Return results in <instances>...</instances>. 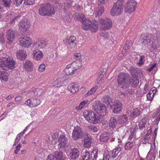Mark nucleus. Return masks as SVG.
I'll return each mask as SVG.
<instances>
[{
  "label": "nucleus",
  "mask_w": 160,
  "mask_h": 160,
  "mask_svg": "<svg viewBox=\"0 0 160 160\" xmlns=\"http://www.w3.org/2000/svg\"><path fill=\"white\" fill-rule=\"evenodd\" d=\"M16 62L11 57L9 56L7 58L3 57L0 58V68L2 69L7 71L15 68Z\"/></svg>",
  "instance_id": "obj_1"
},
{
  "label": "nucleus",
  "mask_w": 160,
  "mask_h": 160,
  "mask_svg": "<svg viewBox=\"0 0 160 160\" xmlns=\"http://www.w3.org/2000/svg\"><path fill=\"white\" fill-rule=\"evenodd\" d=\"M82 66V63L80 61L76 60L67 65L64 69L65 73L67 76L73 75Z\"/></svg>",
  "instance_id": "obj_2"
},
{
  "label": "nucleus",
  "mask_w": 160,
  "mask_h": 160,
  "mask_svg": "<svg viewBox=\"0 0 160 160\" xmlns=\"http://www.w3.org/2000/svg\"><path fill=\"white\" fill-rule=\"evenodd\" d=\"M98 23L96 20H93L92 22L88 18L82 22V28L83 30L87 31L90 29L92 32H96L98 30Z\"/></svg>",
  "instance_id": "obj_3"
},
{
  "label": "nucleus",
  "mask_w": 160,
  "mask_h": 160,
  "mask_svg": "<svg viewBox=\"0 0 160 160\" xmlns=\"http://www.w3.org/2000/svg\"><path fill=\"white\" fill-rule=\"evenodd\" d=\"M38 12L41 15L49 16L54 14L55 11L54 7L50 3H46L41 5Z\"/></svg>",
  "instance_id": "obj_4"
},
{
  "label": "nucleus",
  "mask_w": 160,
  "mask_h": 160,
  "mask_svg": "<svg viewBox=\"0 0 160 160\" xmlns=\"http://www.w3.org/2000/svg\"><path fill=\"white\" fill-rule=\"evenodd\" d=\"M92 108L99 116H103L107 113V107L100 101H96L93 103Z\"/></svg>",
  "instance_id": "obj_5"
},
{
  "label": "nucleus",
  "mask_w": 160,
  "mask_h": 160,
  "mask_svg": "<svg viewBox=\"0 0 160 160\" xmlns=\"http://www.w3.org/2000/svg\"><path fill=\"white\" fill-rule=\"evenodd\" d=\"M117 80L118 85L123 89H126L129 86L128 82V76L126 74L122 72L119 73Z\"/></svg>",
  "instance_id": "obj_6"
},
{
  "label": "nucleus",
  "mask_w": 160,
  "mask_h": 160,
  "mask_svg": "<svg viewBox=\"0 0 160 160\" xmlns=\"http://www.w3.org/2000/svg\"><path fill=\"white\" fill-rule=\"evenodd\" d=\"M141 38L142 44L144 46H149L151 44V42H153L155 39V36L151 34L143 33L141 34Z\"/></svg>",
  "instance_id": "obj_7"
},
{
  "label": "nucleus",
  "mask_w": 160,
  "mask_h": 160,
  "mask_svg": "<svg viewBox=\"0 0 160 160\" xmlns=\"http://www.w3.org/2000/svg\"><path fill=\"white\" fill-rule=\"evenodd\" d=\"M18 40L20 46L26 48H28L32 42V38L29 36H21Z\"/></svg>",
  "instance_id": "obj_8"
},
{
  "label": "nucleus",
  "mask_w": 160,
  "mask_h": 160,
  "mask_svg": "<svg viewBox=\"0 0 160 160\" xmlns=\"http://www.w3.org/2000/svg\"><path fill=\"white\" fill-rule=\"evenodd\" d=\"M84 133L81 128L79 126L75 127L72 130V138L75 140L82 138L83 136Z\"/></svg>",
  "instance_id": "obj_9"
},
{
  "label": "nucleus",
  "mask_w": 160,
  "mask_h": 160,
  "mask_svg": "<svg viewBox=\"0 0 160 160\" xmlns=\"http://www.w3.org/2000/svg\"><path fill=\"white\" fill-rule=\"evenodd\" d=\"M137 3L135 0H129L125 6L124 12L127 13L134 12L137 7Z\"/></svg>",
  "instance_id": "obj_10"
},
{
  "label": "nucleus",
  "mask_w": 160,
  "mask_h": 160,
  "mask_svg": "<svg viewBox=\"0 0 160 160\" xmlns=\"http://www.w3.org/2000/svg\"><path fill=\"white\" fill-rule=\"evenodd\" d=\"M101 28L104 31L110 29L112 26V22L109 18L101 19L100 21Z\"/></svg>",
  "instance_id": "obj_11"
},
{
  "label": "nucleus",
  "mask_w": 160,
  "mask_h": 160,
  "mask_svg": "<svg viewBox=\"0 0 160 160\" xmlns=\"http://www.w3.org/2000/svg\"><path fill=\"white\" fill-rule=\"evenodd\" d=\"M122 104L119 101L116 100L113 102V105L110 106L111 109L113 110L114 113L118 114L121 112L122 109Z\"/></svg>",
  "instance_id": "obj_12"
},
{
  "label": "nucleus",
  "mask_w": 160,
  "mask_h": 160,
  "mask_svg": "<svg viewBox=\"0 0 160 160\" xmlns=\"http://www.w3.org/2000/svg\"><path fill=\"white\" fill-rule=\"evenodd\" d=\"M122 7L123 5L114 3L113 6L111 10V14L113 16L121 14L123 11Z\"/></svg>",
  "instance_id": "obj_13"
},
{
  "label": "nucleus",
  "mask_w": 160,
  "mask_h": 160,
  "mask_svg": "<svg viewBox=\"0 0 160 160\" xmlns=\"http://www.w3.org/2000/svg\"><path fill=\"white\" fill-rule=\"evenodd\" d=\"M40 99L36 98L28 99L25 101V104L29 107L33 108L39 106L41 103Z\"/></svg>",
  "instance_id": "obj_14"
},
{
  "label": "nucleus",
  "mask_w": 160,
  "mask_h": 160,
  "mask_svg": "<svg viewBox=\"0 0 160 160\" xmlns=\"http://www.w3.org/2000/svg\"><path fill=\"white\" fill-rule=\"evenodd\" d=\"M101 118L98 115L94 112H91L87 121L93 124H96L101 122Z\"/></svg>",
  "instance_id": "obj_15"
},
{
  "label": "nucleus",
  "mask_w": 160,
  "mask_h": 160,
  "mask_svg": "<svg viewBox=\"0 0 160 160\" xmlns=\"http://www.w3.org/2000/svg\"><path fill=\"white\" fill-rule=\"evenodd\" d=\"M30 26V22L27 19L21 21L19 24L20 30L22 32H25Z\"/></svg>",
  "instance_id": "obj_16"
},
{
  "label": "nucleus",
  "mask_w": 160,
  "mask_h": 160,
  "mask_svg": "<svg viewBox=\"0 0 160 160\" xmlns=\"http://www.w3.org/2000/svg\"><path fill=\"white\" fill-rule=\"evenodd\" d=\"M47 42L43 39L38 38L34 43V47L39 49H43L46 46Z\"/></svg>",
  "instance_id": "obj_17"
},
{
  "label": "nucleus",
  "mask_w": 160,
  "mask_h": 160,
  "mask_svg": "<svg viewBox=\"0 0 160 160\" xmlns=\"http://www.w3.org/2000/svg\"><path fill=\"white\" fill-rule=\"evenodd\" d=\"M6 38L8 42L11 43L15 39V33L12 29H9L6 32Z\"/></svg>",
  "instance_id": "obj_18"
},
{
  "label": "nucleus",
  "mask_w": 160,
  "mask_h": 160,
  "mask_svg": "<svg viewBox=\"0 0 160 160\" xmlns=\"http://www.w3.org/2000/svg\"><path fill=\"white\" fill-rule=\"evenodd\" d=\"M141 113V111L137 108H134L131 110L129 114L130 119L133 120L136 118L139 117Z\"/></svg>",
  "instance_id": "obj_19"
},
{
  "label": "nucleus",
  "mask_w": 160,
  "mask_h": 160,
  "mask_svg": "<svg viewBox=\"0 0 160 160\" xmlns=\"http://www.w3.org/2000/svg\"><path fill=\"white\" fill-rule=\"evenodd\" d=\"M76 38L73 35L70 36L68 40V43L70 48L73 49L77 45Z\"/></svg>",
  "instance_id": "obj_20"
},
{
  "label": "nucleus",
  "mask_w": 160,
  "mask_h": 160,
  "mask_svg": "<svg viewBox=\"0 0 160 160\" xmlns=\"http://www.w3.org/2000/svg\"><path fill=\"white\" fill-rule=\"evenodd\" d=\"M16 56L17 58L18 59L24 60L27 58V55L25 51L23 50L20 49L17 51Z\"/></svg>",
  "instance_id": "obj_21"
},
{
  "label": "nucleus",
  "mask_w": 160,
  "mask_h": 160,
  "mask_svg": "<svg viewBox=\"0 0 160 160\" xmlns=\"http://www.w3.org/2000/svg\"><path fill=\"white\" fill-rule=\"evenodd\" d=\"M79 87L78 84L73 83L69 84L68 87V88L71 92L74 93L78 90Z\"/></svg>",
  "instance_id": "obj_22"
},
{
  "label": "nucleus",
  "mask_w": 160,
  "mask_h": 160,
  "mask_svg": "<svg viewBox=\"0 0 160 160\" xmlns=\"http://www.w3.org/2000/svg\"><path fill=\"white\" fill-rule=\"evenodd\" d=\"M67 140L65 135H61L58 140L59 144L58 145V148H60L64 147L66 144Z\"/></svg>",
  "instance_id": "obj_23"
},
{
  "label": "nucleus",
  "mask_w": 160,
  "mask_h": 160,
  "mask_svg": "<svg viewBox=\"0 0 160 160\" xmlns=\"http://www.w3.org/2000/svg\"><path fill=\"white\" fill-rule=\"evenodd\" d=\"M33 65L32 63L28 60H26L24 65V68L25 71L28 72H31L33 70Z\"/></svg>",
  "instance_id": "obj_24"
},
{
  "label": "nucleus",
  "mask_w": 160,
  "mask_h": 160,
  "mask_svg": "<svg viewBox=\"0 0 160 160\" xmlns=\"http://www.w3.org/2000/svg\"><path fill=\"white\" fill-rule=\"evenodd\" d=\"M129 81L132 87H135L138 85L139 80L137 76L136 75L132 76V78L129 79Z\"/></svg>",
  "instance_id": "obj_25"
},
{
  "label": "nucleus",
  "mask_w": 160,
  "mask_h": 160,
  "mask_svg": "<svg viewBox=\"0 0 160 160\" xmlns=\"http://www.w3.org/2000/svg\"><path fill=\"white\" fill-rule=\"evenodd\" d=\"M79 155V151L78 149L74 148L71 149L70 156L72 159L75 160L78 158Z\"/></svg>",
  "instance_id": "obj_26"
},
{
  "label": "nucleus",
  "mask_w": 160,
  "mask_h": 160,
  "mask_svg": "<svg viewBox=\"0 0 160 160\" xmlns=\"http://www.w3.org/2000/svg\"><path fill=\"white\" fill-rule=\"evenodd\" d=\"M33 55L34 58L38 60H40L43 56V54L42 52L40 51L38 49L33 51Z\"/></svg>",
  "instance_id": "obj_27"
},
{
  "label": "nucleus",
  "mask_w": 160,
  "mask_h": 160,
  "mask_svg": "<svg viewBox=\"0 0 160 160\" xmlns=\"http://www.w3.org/2000/svg\"><path fill=\"white\" fill-rule=\"evenodd\" d=\"M99 140L102 142H107L110 139L109 134L106 132L101 134L99 137Z\"/></svg>",
  "instance_id": "obj_28"
},
{
  "label": "nucleus",
  "mask_w": 160,
  "mask_h": 160,
  "mask_svg": "<svg viewBox=\"0 0 160 160\" xmlns=\"http://www.w3.org/2000/svg\"><path fill=\"white\" fill-rule=\"evenodd\" d=\"M102 101L103 102L109 106L110 107L111 106V104L112 102V98L108 95H104L102 97Z\"/></svg>",
  "instance_id": "obj_29"
},
{
  "label": "nucleus",
  "mask_w": 160,
  "mask_h": 160,
  "mask_svg": "<svg viewBox=\"0 0 160 160\" xmlns=\"http://www.w3.org/2000/svg\"><path fill=\"white\" fill-rule=\"evenodd\" d=\"M8 74L7 72L0 71V79L5 82H7L8 79Z\"/></svg>",
  "instance_id": "obj_30"
},
{
  "label": "nucleus",
  "mask_w": 160,
  "mask_h": 160,
  "mask_svg": "<svg viewBox=\"0 0 160 160\" xmlns=\"http://www.w3.org/2000/svg\"><path fill=\"white\" fill-rule=\"evenodd\" d=\"M124 92L122 93L121 95L125 97H128L130 96L131 94H132L134 92V90L132 89V88H129V87L126 89Z\"/></svg>",
  "instance_id": "obj_31"
},
{
  "label": "nucleus",
  "mask_w": 160,
  "mask_h": 160,
  "mask_svg": "<svg viewBox=\"0 0 160 160\" xmlns=\"http://www.w3.org/2000/svg\"><path fill=\"white\" fill-rule=\"evenodd\" d=\"M89 104L88 100H86L82 102L78 106L76 107V109L77 110H81L86 106H88Z\"/></svg>",
  "instance_id": "obj_32"
},
{
  "label": "nucleus",
  "mask_w": 160,
  "mask_h": 160,
  "mask_svg": "<svg viewBox=\"0 0 160 160\" xmlns=\"http://www.w3.org/2000/svg\"><path fill=\"white\" fill-rule=\"evenodd\" d=\"M64 79L62 78H60L57 79L53 83L54 87H60L63 84Z\"/></svg>",
  "instance_id": "obj_33"
},
{
  "label": "nucleus",
  "mask_w": 160,
  "mask_h": 160,
  "mask_svg": "<svg viewBox=\"0 0 160 160\" xmlns=\"http://www.w3.org/2000/svg\"><path fill=\"white\" fill-rule=\"evenodd\" d=\"M147 121V118L145 117H144L142 119L138 124L139 128L140 130H143L145 128Z\"/></svg>",
  "instance_id": "obj_34"
},
{
  "label": "nucleus",
  "mask_w": 160,
  "mask_h": 160,
  "mask_svg": "<svg viewBox=\"0 0 160 160\" xmlns=\"http://www.w3.org/2000/svg\"><path fill=\"white\" fill-rule=\"evenodd\" d=\"M74 18L81 21L82 20V22L84 21L87 18H86L84 15L82 13L78 12H75L74 15Z\"/></svg>",
  "instance_id": "obj_35"
},
{
  "label": "nucleus",
  "mask_w": 160,
  "mask_h": 160,
  "mask_svg": "<svg viewBox=\"0 0 160 160\" xmlns=\"http://www.w3.org/2000/svg\"><path fill=\"white\" fill-rule=\"evenodd\" d=\"M121 147L120 146L119 147H116L115 148L112 150L111 151V155L112 158H115L117 156L118 154L120 151L122 149Z\"/></svg>",
  "instance_id": "obj_36"
},
{
  "label": "nucleus",
  "mask_w": 160,
  "mask_h": 160,
  "mask_svg": "<svg viewBox=\"0 0 160 160\" xmlns=\"http://www.w3.org/2000/svg\"><path fill=\"white\" fill-rule=\"evenodd\" d=\"M98 150L94 149L90 155V160H96L98 157Z\"/></svg>",
  "instance_id": "obj_37"
},
{
  "label": "nucleus",
  "mask_w": 160,
  "mask_h": 160,
  "mask_svg": "<svg viewBox=\"0 0 160 160\" xmlns=\"http://www.w3.org/2000/svg\"><path fill=\"white\" fill-rule=\"evenodd\" d=\"M92 140L91 138L87 137L85 138L84 140V146L85 147H89L91 146Z\"/></svg>",
  "instance_id": "obj_38"
},
{
  "label": "nucleus",
  "mask_w": 160,
  "mask_h": 160,
  "mask_svg": "<svg viewBox=\"0 0 160 160\" xmlns=\"http://www.w3.org/2000/svg\"><path fill=\"white\" fill-rule=\"evenodd\" d=\"M128 120V117L126 115H122L119 119V123L123 125L125 124Z\"/></svg>",
  "instance_id": "obj_39"
},
{
  "label": "nucleus",
  "mask_w": 160,
  "mask_h": 160,
  "mask_svg": "<svg viewBox=\"0 0 160 160\" xmlns=\"http://www.w3.org/2000/svg\"><path fill=\"white\" fill-rule=\"evenodd\" d=\"M55 157L57 160H64L65 157L62 155V152H56Z\"/></svg>",
  "instance_id": "obj_40"
},
{
  "label": "nucleus",
  "mask_w": 160,
  "mask_h": 160,
  "mask_svg": "<svg viewBox=\"0 0 160 160\" xmlns=\"http://www.w3.org/2000/svg\"><path fill=\"white\" fill-rule=\"evenodd\" d=\"M98 87L97 85H95L90 89L89 91L85 94L86 97L93 94L98 89Z\"/></svg>",
  "instance_id": "obj_41"
},
{
  "label": "nucleus",
  "mask_w": 160,
  "mask_h": 160,
  "mask_svg": "<svg viewBox=\"0 0 160 160\" xmlns=\"http://www.w3.org/2000/svg\"><path fill=\"white\" fill-rule=\"evenodd\" d=\"M132 44V42L131 41H128L126 42L124 46L122 52H124V51L129 49L131 46Z\"/></svg>",
  "instance_id": "obj_42"
},
{
  "label": "nucleus",
  "mask_w": 160,
  "mask_h": 160,
  "mask_svg": "<svg viewBox=\"0 0 160 160\" xmlns=\"http://www.w3.org/2000/svg\"><path fill=\"white\" fill-rule=\"evenodd\" d=\"M117 124L116 119L114 117H111L110 119L109 125L110 127L114 128Z\"/></svg>",
  "instance_id": "obj_43"
},
{
  "label": "nucleus",
  "mask_w": 160,
  "mask_h": 160,
  "mask_svg": "<svg viewBox=\"0 0 160 160\" xmlns=\"http://www.w3.org/2000/svg\"><path fill=\"white\" fill-rule=\"evenodd\" d=\"M129 70L132 76L133 75H135L134 74L137 73V72L138 71L139 69L135 67H131L129 68Z\"/></svg>",
  "instance_id": "obj_44"
},
{
  "label": "nucleus",
  "mask_w": 160,
  "mask_h": 160,
  "mask_svg": "<svg viewBox=\"0 0 160 160\" xmlns=\"http://www.w3.org/2000/svg\"><path fill=\"white\" fill-rule=\"evenodd\" d=\"M134 144L133 142H127L125 146V149L126 150H130L134 146Z\"/></svg>",
  "instance_id": "obj_45"
},
{
  "label": "nucleus",
  "mask_w": 160,
  "mask_h": 160,
  "mask_svg": "<svg viewBox=\"0 0 160 160\" xmlns=\"http://www.w3.org/2000/svg\"><path fill=\"white\" fill-rule=\"evenodd\" d=\"M88 130L91 132H95L98 131V129L97 127L93 125H90L88 126Z\"/></svg>",
  "instance_id": "obj_46"
},
{
  "label": "nucleus",
  "mask_w": 160,
  "mask_h": 160,
  "mask_svg": "<svg viewBox=\"0 0 160 160\" xmlns=\"http://www.w3.org/2000/svg\"><path fill=\"white\" fill-rule=\"evenodd\" d=\"M104 8L103 7L101 6L98 8L95 9V11L96 13L98 15H101L104 12Z\"/></svg>",
  "instance_id": "obj_47"
},
{
  "label": "nucleus",
  "mask_w": 160,
  "mask_h": 160,
  "mask_svg": "<svg viewBox=\"0 0 160 160\" xmlns=\"http://www.w3.org/2000/svg\"><path fill=\"white\" fill-rule=\"evenodd\" d=\"M90 155L88 152H85L83 153V155L82 157V160H90Z\"/></svg>",
  "instance_id": "obj_48"
},
{
  "label": "nucleus",
  "mask_w": 160,
  "mask_h": 160,
  "mask_svg": "<svg viewBox=\"0 0 160 160\" xmlns=\"http://www.w3.org/2000/svg\"><path fill=\"white\" fill-rule=\"evenodd\" d=\"M26 131L25 130H24L22 132L19 133L17 135L15 139V143H17L19 141L21 137L22 136Z\"/></svg>",
  "instance_id": "obj_49"
},
{
  "label": "nucleus",
  "mask_w": 160,
  "mask_h": 160,
  "mask_svg": "<svg viewBox=\"0 0 160 160\" xmlns=\"http://www.w3.org/2000/svg\"><path fill=\"white\" fill-rule=\"evenodd\" d=\"M43 90L42 89H37L34 92V95L38 96H40L43 93Z\"/></svg>",
  "instance_id": "obj_50"
},
{
  "label": "nucleus",
  "mask_w": 160,
  "mask_h": 160,
  "mask_svg": "<svg viewBox=\"0 0 160 160\" xmlns=\"http://www.w3.org/2000/svg\"><path fill=\"white\" fill-rule=\"evenodd\" d=\"M154 95L153 93L149 92L147 94V100L149 101H152L153 99Z\"/></svg>",
  "instance_id": "obj_51"
},
{
  "label": "nucleus",
  "mask_w": 160,
  "mask_h": 160,
  "mask_svg": "<svg viewBox=\"0 0 160 160\" xmlns=\"http://www.w3.org/2000/svg\"><path fill=\"white\" fill-rule=\"evenodd\" d=\"M90 115V112L88 110H86L84 111L83 112V116L86 120H88V119L89 118V116Z\"/></svg>",
  "instance_id": "obj_52"
},
{
  "label": "nucleus",
  "mask_w": 160,
  "mask_h": 160,
  "mask_svg": "<svg viewBox=\"0 0 160 160\" xmlns=\"http://www.w3.org/2000/svg\"><path fill=\"white\" fill-rule=\"evenodd\" d=\"M35 0H24V4L26 5H32L35 2Z\"/></svg>",
  "instance_id": "obj_53"
},
{
  "label": "nucleus",
  "mask_w": 160,
  "mask_h": 160,
  "mask_svg": "<svg viewBox=\"0 0 160 160\" xmlns=\"http://www.w3.org/2000/svg\"><path fill=\"white\" fill-rule=\"evenodd\" d=\"M45 65L43 63H42L39 66L38 70L40 72H42L45 70Z\"/></svg>",
  "instance_id": "obj_54"
},
{
  "label": "nucleus",
  "mask_w": 160,
  "mask_h": 160,
  "mask_svg": "<svg viewBox=\"0 0 160 160\" xmlns=\"http://www.w3.org/2000/svg\"><path fill=\"white\" fill-rule=\"evenodd\" d=\"M2 2L6 7H9L12 2L11 0H2Z\"/></svg>",
  "instance_id": "obj_55"
},
{
  "label": "nucleus",
  "mask_w": 160,
  "mask_h": 160,
  "mask_svg": "<svg viewBox=\"0 0 160 160\" xmlns=\"http://www.w3.org/2000/svg\"><path fill=\"white\" fill-rule=\"evenodd\" d=\"M105 72H102L101 73L98 74V76L97 78L98 80L99 81L103 80Z\"/></svg>",
  "instance_id": "obj_56"
},
{
  "label": "nucleus",
  "mask_w": 160,
  "mask_h": 160,
  "mask_svg": "<svg viewBox=\"0 0 160 160\" xmlns=\"http://www.w3.org/2000/svg\"><path fill=\"white\" fill-rule=\"evenodd\" d=\"M74 56L76 60H80L81 62L82 61L81 60V54L80 53H76L74 54Z\"/></svg>",
  "instance_id": "obj_57"
},
{
  "label": "nucleus",
  "mask_w": 160,
  "mask_h": 160,
  "mask_svg": "<svg viewBox=\"0 0 160 160\" xmlns=\"http://www.w3.org/2000/svg\"><path fill=\"white\" fill-rule=\"evenodd\" d=\"M156 66V63H154L153 64L150 65V67L147 68V71L149 72H151Z\"/></svg>",
  "instance_id": "obj_58"
},
{
  "label": "nucleus",
  "mask_w": 160,
  "mask_h": 160,
  "mask_svg": "<svg viewBox=\"0 0 160 160\" xmlns=\"http://www.w3.org/2000/svg\"><path fill=\"white\" fill-rule=\"evenodd\" d=\"M110 155L108 152L105 153L104 154L102 160H109Z\"/></svg>",
  "instance_id": "obj_59"
},
{
  "label": "nucleus",
  "mask_w": 160,
  "mask_h": 160,
  "mask_svg": "<svg viewBox=\"0 0 160 160\" xmlns=\"http://www.w3.org/2000/svg\"><path fill=\"white\" fill-rule=\"evenodd\" d=\"M145 58V57L143 55H142L140 56V58L139 59V62H138V64L139 65H141L143 64L144 62H143V60Z\"/></svg>",
  "instance_id": "obj_60"
},
{
  "label": "nucleus",
  "mask_w": 160,
  "mask_h": 160,
  "mask_svg": "<svg viewBox=\"0 0 160 160\" xmlns=\"http://www.w3.org/2000/svg\"><path fill=\"white\" fill-rule=\"evenodd\" d=\"M22 147V145L19 144L18 146L16 147V149L14 151V153L16 154H18L19 151H20V149Z\"/></svg>",
  "instance_id": "obj_61"
},
{
  "label": "nucleus",
  "mask_w": 160,
  "mask_h": 160,
  "mask_svg": "<svg viewBox=\"0 0 160 160\" xmlns=\"http://www.w3.org/2000/svg\"><path fill=\"white\" fill-rule=\"evenodd\" d=\"M74 8L77 11L80 12L82 9V8L79 5H76L74 7Z\"/></svg>",
  "instance_id": "obj_62"
},
{
  "label": "nucleus",
  "mask_w": 160,
  "mask_h": 160,
  "mask_svg": "<svg viewBox=\"0 0 160 160\" xmlns=\"http://www.w3.org/2000/svg\"><path fill=\"white\" fill-rule=\"evenodd\" d=\"M149 87V85L147 84L145 85L143 91V93L144 94H146L148 91Z\"/></svg>",
  "instance_id": "obj_63"
},
{
  "label": "nucleus",
  "mask_w": 160,
  "mask_h": 160,
  "mask_svg": "<svg viewBox=\"0 0 160 160\" xmlns=\"http://www.w3.org/2000/svg\"><path fill=\"white\" fill-rule=\"evenodd\" d=\"M71 13L69 12L68 14L66 15V16H65L66 20L68 21H70L71 20V18L70 16L71 15Z\"/></svg>",
  "instance_id": "obj_64"
}]
</instances>
